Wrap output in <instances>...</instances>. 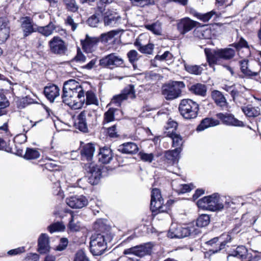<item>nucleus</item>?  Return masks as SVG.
<instances>
[{
	"instance_id": "obj_1",
	"label": "nucleus",
	"mask_w": 261,
	"mask_h": 261,
	"mask_svg": "<svg viewBox=\"0 0 261 261\" xmlns=\"http://www.w3.org/2000/svg\"><path fill=\"white\" fill-rule=\"evenodd\" d=\"M204 54L207 62L210 67L217 64L220 59L229 60L232 59L235 55V50L230 47L220 49H211L205 48Z\"/></svg>"
},
{
	"instance_id": "obj_2",
	"label": "nucleus",
	"mask_w": 261,
	"mask_h": 261,
	"mask_svg": "<svg viewBox=\"0 0 261 261\" xmlns=\"http://www.w3.org/2000/svg\"><path fill=\"white\" fill-rule=\"evenodd\" d=\"M178 110L184 119L191 121L197 117L199 105L192 99H182L179 103Z\"/></svg>"
},
{
	"instance_id": "obj_3",
	"label": "nucleus",
	"mask_w": 261,
	"mask_h": 261,
	"mask_svg": "<svg viewBox=\"0 0 261 261\" xmlns=\"http://www.w3.org/2000/svg\"><path fill=\"white\" fill-rule=\"evenodd\" d=\"M113 238L111 233L106 234H97L91 237L90 241V251L93 255L102 254L107 248L108 242H110Z\"/></svg>"
},
{
	"instance_id": "obj_4",
	"label": "nucleus",
	"mask_w": 261,
	"mask_h": 261,
	"mask_svg": "<svg viewBox=\"0 0 261 261\" xmlns=\"http://www.w3.org/2000/svg\"><path fill=\"white\" fill-rule=\"evenodd\" d=\"M182 81H170L164 84V97L167 100H172L181 96L182 89L185 87Z\"/></svg>"
},
{
	"instance_id": "obj_5",
	"label": "nucleus",
	"mask_w": 261,
	"mask_h": 261,
	"mask_svg": "<svg viewBox=\"0 0 261 261\" xmlns=\"http://www.w3.org/2000/svg\"><path fill=\"white\" fill-rule=\"evenodd\" d=\"M153 246L151 242L144 243L125 249L123 251V254L125 255L133 254L142 257L150 254Z\"/></svg>"
},
{
	"instance_id": "obj_6",
	"label": "nucleus",
	"mask_w": 261,
	"mask_h": 261,
	"mask_svg": "<svg viewBox=\"0 0 261 261\" xmlns=\"http://www.w3.org/2000/svg\"><path fill=\"white\" fill-rule=\"evenodd\" d=\"M78 94L77 91L63 89L62 101L73 109H79L82 107V105L77 101L79 100Z\"/></svg>"
},
{
	"instance_id": "obj_7",
	"label": "nucleus",
	"mask_w": 261,
	"mask_h": 261,
	"mask_svg": "<svg viewBox=\"0 0 261 261\" xmlns=\"http://www.w3.org/2000/svg\"><path fill=\"white\" fill-rule=\"evenodd\" d=\"M163 199H162L161 191L157 188H154L151 192V199L150 202V210L155 215L162 213L163 210Z\"/></svg>"
},
{
	"instance_id": "obj_8",
	"label": "nucleus",
	"mask_w": 261,
	"mask_h": 261,
	"mask_svg": "<svg viewBox=\"0 0 261 261\" xmlns=\"http://www.w3.org/2000/svg\"><path fill=\"white\" fill-rule=\"evenodd\" d=\"M136 97L134 86H127L120 94L115 95L112 99L111 103H115L117 106H120L121 102L128 99H134Z\"/></svg>"
},
{
	"instance_id": "obj_9",
	"label": "nucleus",
	"mask_w": 261,
	"mask_h": 261,
	"mask_svg": "<svg viewBox=\"0 0 261 261\" xmlns=\"http://www.w3.org/2000/svg\"><path fill=\"white\" fill-rule=\"evenodd\" d=\"M123 60L115 53L110 54L99 60V65L105 67L113 68L123 64Z\"/></svg>"
},
{
	"instance_id": "obj_10",
	"label": "nucleus",
	"mask_w": 261,
	"mask_h": 261,
	"mask_svg": "<svg viewBox=\"0 0 261 261\" xmlns=\"http://www.w3.org/2000/svg\"><path fill=\"white\" fill-rule=\"evenodd\" d=\"M182 150L181 147L174 148L164 151V167L175 166L178 164L180 153Z\"/></svg>"
},
{
	"instance_id": "obj_11",
	"label": "nucleus",
	"mask_w": 261,
	"mask_h": 261,
	"mask_svg": "<svg viewBox=\"0 0 261 261\" xmlns=\"http://www.w3.org/2000/svg\"><path fill=\"white\" fill-rule=\"evenodd\" d=\"M216 117L221 121L222 123L227 126H233L243 127L244 123L235 118L231 113H219L216 114Z\"/></svg>"
},
{
	"instance_id": "obj_12",
	"label": "nucleus",
	"mask_w": 261,
	"mask_h": 261,
	"mask_svg": "<svg viewBox=\"0 0 261 261\" xmlns=\"http://www.w3.org/2000/svg\"><path fill=\"white\" fill-rule=\"evenodd\" d=\"M48 45L50 51L55 54L62 55L67 50L65 42L59 37H54L49 41Z\"/></svg>"
},
{
	"instance_id": "obj_13",
	"label": "nucleus",
	"mask_w": 261,
	"mask_h": 261,
	"mask_svg": "<svg viewBox=\"0 0 261 261\" xmlns=\"http://www.w3.org/2000/svg\"><path fill=\"white\" fill-rule=\"evenodd\" d=\"M93 120L92 113L83 111L77 117L78 122L76 123V127L82 132H87L88 130L87 123L92 122Z\"/></svg>"
},
{
	"instance_id": "obj_14",
	"label": "nucleus",
	"mask_w": 261,
	"mask_h": 261,
	"mask_svg": "<svg viewBox=\"0 0 261 261\" xmlns=\"http://www.w3.org/2000/svg\"><path fill=\"white\" fill-rule=\"evenodd\" d=\"M177 29L181 35H185L196 26L197 21L186 17L177 20Z\"/></svg>"
},
{
	"instance_id": "obj_15",
	"label": "nucleus",
	"mask_w": 261,
	"mask_h": 261,
	"mask_svg": "<svg viewBox=\"0 0 261 261\" xmlns=\"http://www.w3.org/2000/svg\"><path fill=\"white\" fill-rule=\"evenodd\" d=\"M63 89L79 92V99L82 102L85 101V91L80 84L74 80H69L64 84Z\"/></svg>"
},
{
	"instance_id": "obj_16",
	"label": "nucleus",
	"mask_w": 261,
	"mask_h": 261,
	"mask_svg": "<svg viewBox=\"0 0 261 261\" xmlns=\"http://www.w3.org/2000/svg\"><path fill=\"white\" fill-rule=\"evenodd\" d=\"M67 204L72 208H82L88 204V200L83 195L72 196L66 199Z\"/></svg>"
},
{
	"instance_id": "obj_17",
	"label": "nucleus",
	"mask_w": 261,
	"mask_h": 261,
	"mask_svg": "<svg viewBox=\"0 0 261 261\" xmlns=\"http://www.w3.org/2000/svg\"><path fill=\"white\" fill-rule=\"evenodd\" d=\"M86 170L89 173L88 182L91 185H96L101 177V171L94 164L91 163L88 165Z\"/></svg>"
},
{
	"instance_id": "obj_18",
	"label": "nucleus",
	"mask_w": 261,
	"mask_h": 261,
	"mask_svg": "<svg viewBox=\"0 0 261 261\" xmlns=\"http://www.w3.org/2000/svg\"><path fill=\"white\" fill-rule=\"evenodd\" d=\"M21 28L23 33V37H26L32 33L37 32V28L34 27V23L30 17H24L20 19Z\"/></svg>"
},
{
	"instance_id": "obj_19",
	"label": "nucleus",
	"mask_w": 261,
	"mask_h": 261,
	"mask_svg": "<svg viewBox=\"0 0 261 261\" xmlns=\"http://www.w3.org/2000/svg\"><path fill=\"white\" fill-rule=\"evenodd\" d=\"M103 15V22L105 26L117 27L120 23L121 17L110 11H107L102 14Z\"/></svg>"
},
{
	"instance_id": "obj_20",
	"label": "nucleus",
	"mask_w": 261,
	"mask_h": 261,
	"mask_svg": "<svg viewBox=\"0 0 261 261\" xmlns=\"http://www.w3.org/2000/svg\"><path fill=\"white\" fill-rule=\"evenodd\" d=\"M220 195L218 193H214L209 195V204L208 210L212 212H217L222 210L224 205L220 202Z\"/></svg>"
},
{
	"instance_id": "obj_21",
	"label": "nucleus",
	"mask_w": 261,
	"mask_h": 261,
	"mask_svg": "<svg viewBox=\"0 0 261 261\" xmlns=\"http://www.w3.org/2000/svg\"><path fill=\"white\" fill-rule=\"evenodd\" d=\"M54 31L60 33L62 34V33H65V31L63 29H60L58 27L56 26L54 23L50 21L47 25L44 27H38L37 28V32L42 34L43 36L45 37H48L51 35Z\"/></svg>"
},
{
	"instance_id": "obj_22",
	"label": "nucleus",
	"mask_w": 261,
	"mask_h": 261,
	"mask_svg": "<svg viewBox=\"0 0 261 261\" xmlns=\"http://www.w3.org/2000/svg\"><path fill=\"white\" fill-rule=\"evenodd\" d=\"M99 39L96 37H91L86 35V38L82 41L84 50L87 53H91L97 47Z\"/></svg>"
},
{
	"instance_id": "obj_23",
	"label": "nucleus",
	"mask_w": 261,
	"mask_h": 261,
	"mask_svg": "<svg viewBox=\"0 0 261 261\" xmlns=\"http://www.w3.org/2000/svg\"><path fill=\"white\" fill-rule=\"evenodd\" d=\"M10 28L6 17H0V43L5 42L9 38Z\"/></svg>"
},
{
	"instance_id": "obj_24",
	"label": "nucleus",
	"mask_w": 261,
	"mask_h": 261,
	"mask_svg": "<svg viewBox=\"0 0 261 261\" xmlns=\"http://www.w3.org/2000/svg\"><path fill=\"white\" fill-rule=\"evenodd\" d=\"M220 124L218 120L215 119L212 117H206L202 119L200 123L197 125L196 130L200 132L210 127L215 126Z\"/></svg>"
},
{
	"instance_id": "obj_25",
	"label": "nucleus",
	"mask_w": 261,
	"mask_h": 261,
	"mask_svg": "<svg viewBox=\"0 0 261 261\" xmlns=\"http://www.w3.org/2000/svg\"><path fill=\"white\" fill-rule=\"evenodd\" d=\"M143 37V35H140L138 38L135 42L134 45L137 47L138 49L141 53L145 54H152L154 45L152 43H148L146 45H145L142 43L141 41Z\"/></svg>"
},
{
	"instance_id": "obj_26",
	"label": "nucleus",
	"mask_w": 261,
	"mask_h": 261,
	"mask_svg": "<svg viewBox=\"0 0 261 261\" xmlns=\"http://www.w3.org/2000/svg\"><path fill=\"white\" fill-rule=\"evenodd\" d=\"M38 252L41 254H45L49 252L50 246L49 245V238L46 233H42L38 240Z\"/></svg>"
},
{
	"instance_id": "obj_27",
	"label": "nucleus",
	"mask_w": 261,
	"mask_h": 261,
	"mask_svg": "<svg viewBox=\"0 0 261 261\" xmlns=\"http://www.w3.org/2000/svg\"><path fill=\"white\" fill-rule=\"evenodd\" d=\"M189 91L193 94L204 97L206 95L207 88L205 85L196 83L188 86Z\"/></svg>"
},
{
	"instance_id": "obj_28",
	"label": "nucleus",
	"mask_w": 261,
	"mask_h": 261,
	"mask_svg": "<svg viewBox=\"0 0 261 261\" xmlns=\"http://www.w3.org/2000/svg\"><path fill=\"white\" fill-rule=\"evenodd\" d=\"M95 150L94 144L88 143L85 145L81 151V156L83 160L90 161L93 156L94 152Z\"/></svg>"
},
{
	"instance_id": "obj_29",
	"label": "nucleus",
	"mask_w": 261,
	"mask_h": 261,
	"mask_svg": "<svg viewBox=\"0 0 261 261\" xmlns=\"http://www.w3.org/2000/svg\"><path fill=\"white\" fill-rule=\"evenodd\" d=\"M44 93L47 99L53 102L57 97L59 96L60 89L55 85H50L45 87Z\"/></svg>"
},
{
	"instance_id": "obj_30",
	"label": "nucleus",
	"mask_w": 261,
	"mask_h": 261,
	"mask_svg": "<svg viewBox=\"0 0 261 261\" xmlns=\"http://www.w3.org/2000/svg\"><path fill=\"white\" fill-rule=\"evenodd\" d=\"M164 137L170 138L172 140V146L177 148L181 147L182 145V138L181 135L174 132H164Z\"/></svg>"
},
{
	"instance_id": "obj_31",
	"label": "nucleus",
	"mask_w": 261,
	"mask_h": 261,
	"mask_svg": "<svg viewBox=\"0 0 261 261\" xmlns=\"http://www.w3.org/2000/svg\"><path fill=\"white\" fill-rule=\"evenodd\" d=\"M113 159V153L111 149L108 147L100 149L98 153L99 161L103 164H108Z\"/></svg>"
},
{
	"instance_id": "obj_32",
	"label": "nucleus",
	"mask_w": 261,
	"mask_h": 261,
	"mask_svg": "<svg viewBox=\"0 0 261 261\" xmlns=\"http://www.w3.org/2000/svg\"><path fill=\"white\" fill-rule=\"evenodd\" d=\"M137 145L134 142L124 143L119 146L118 150L125 154H134L138 151Z\"/></svg>"
},
{
	"instance_id": "obj_33",
	"label": "nucleus",
	"mask_w": 261,
	"mask_h": 261,
	"mask_svg": "<svg viewBox=\"0 0 261 261\" xmlns=\"http://www.w3.org/2000/svg\"><path fill=\"white\" fill-rule=\"evenodd\" d=\"M248 62L249 61L247 59H243L239 61L241 71L246 77L249 78L257 76L258 72L252 71L248 68Z\"/></svg>"
},
{
	"instance_id": "obj_34",
	"label": "nucleus",
	"mask_w": 261,
	"mask_h": 261,
	"mask_svg": "<svg viewBox=\"0 0 261 261\" xmlns=\"http://www.w3.org/2000/svg\"><path fill=\"white\" fill-rule=\"evenodd\" d=\"M212 97L218 106L222 109L226 107L227 102L225 97L221 92L217 90L214 91L212 93Z\"/></svg>"
},
{
	"instance_id": "obj_35",
	"label": "nucleus",
	"mask_w": 261,
	"mask_h": 261,
	"mask_svg": "<svg viewBox=\"0 0 261 261\" xmlns=\"http://www.w3.org/2000/svg\"><path fill=\"white\" fill-rule=\"evenodd\" d=\"M207 64H202L200 65H185V70L190 74L196 75H201L203 71V68H206Z\"/></svg>"
},
{
	"instance_id": "obj_36",
	"label": "nucleus",
	"mask_w": 261,
	"mask_h": 261,
	"mask_svg": "<svg viewBox=\"0 0 261 261\" xmlns=\"http://www.w3.org/2000/svg\"><path fill=\"white\" fill-rule=\"evenodd\" d=\"M176 237L177 239L189 237L191 234L194 228L190 227H183L180 226L175 227Z\"/></svg>"
},
{
	"instance_id": "obj_37",
	"label": "nucleus",
	"mask_w": 261,
	"mask_h": 261,
	"mask_svg": "<svg viewBox=\"0 0 261 261\" xmlns=\"http://www.w3.org/2000/svg\"><path fill=\"white\" fill-rule=\"evenodd\" d=\"M79 217L76 215H71V219L68 224V228L72 231H79L81 228V224L79 221Z\"/></svg>"
},
{
	"instance_id": "obj_38",
	"label": "nucleus",
	"mask_w": 261,
	"mask_h": 261,
	"mask_svg": "<svg viewBox=\"0 0 261 261\" xmlns=\"http://www.w3.org/2000/svg\"><path fill=\"white\" fill-rule=\"evenodd\" d=\"M247 252L248 250L244 246H239L231 255L240 259H244L247 257Z\"/></svg>"
},
{
	"instance_id": "obj_39",
	"label": "nucleus",
	"mask_w": 261,
	"mask_h": 261,
	"mask_svg": "<svg viewBox=\"0 0 261 261\" xmlns=\"http://www.w3.org/2000/svg\"><path fill=\"white\" fill-rule=\"evenodd\" d=\"M119 32L120 31L117 30H112L107 33L101 34L100 36V40L101 42L107 43L109 41L112 40L115 36L118 35Z\"/></svg>"
},
{
	"instance_id": "obj_40",
	"label": "nucleus",
	"mask_w": 261,
	"mask_h": 261,
	"mask_svg": "<svg viewBox=\"0 0 261 261\" xmlns=\"http://www.w3.org/2000/svg\"><path fill=\"white\" fill-rule=\"evenodd\" d=\"M146 28L152 32L154 34L161 35L162 33V23L156 21L151 25H146Z\"/></svg>"
},
{
	"instance_id": "obj_41",
	"label": "nucleus",
	"mask_w": 261,
	"mask_h": 261,
	"mask_svg": "<svg viewBox=\"0 0 261 261\" xmlns=\"http://www.w3.org/2000/svg\"><path fill=\"white\" fill-rule=\"evenodd\" d=\"M86 98H85V101L82 102L79 100V103H81L82 106L85 102L87 105L91 104H95L97 102V99L95 94L92 91H88L86 93Z\"/></svg>"
},
{
	"instance_id": "obj_42",
	"label": "nucleus",
	"mask_w": 261,
	"mask_h": 261,
	"mask_svg": "<svg viewBox=\"0 0 261 261\" xmlns=\"http://www.w3.org/2000/svg\"><path fill=\"white\" fill-rule=\"evenodd\" d=\"M118 110L115 108H110L104 114V119L103 121V125L112 122L114 120V115Z\"/></svg>"
},
{
	"instance_id": "obj_43",
	"label": "nucleus",
	"mask_w": 261,
	"mask_h": 261,
	"mask_svg": "<svg viewBox=\"0 0 261 261\" xmlns=\"http://www.w3.org/2000/svg\"><path fill=\"white\" fill-rule=\"evenodd\" d=\"M210 222V217L207 214L200 215L196 220V225L199 227H203L207 226Z\"/></svg>"
},
{
	"instance_id": "obj_44",
	"label": "nucleus",
	"mask_w": 261,
	"mask_h": 261,
	"mask_svg": "<svg viewBox=\"0 0 261 261\" xmlns=\"http://www.w3.org/2000/svg\"><path fill=\"white\" fill-rule=\"evenodd\" d=\"M242 111L245 115L248 117H256L259 114V112L255 110L251 106H248L246 107H242L241 108Z\"/></svg>"
},
{
	"instance_id": "obj_45",
	"label": "nucleus",
	"mask_w": 261,
	"mask_h": 261,
	"mask_svg": "<svg viewBox=\"0 0 261 261\" xmlns=\"http://www.w3.org/2000/svg\"><path fill=\"white\" fill-rule=\"evenodd\" d=\"M66 9L70 12H75L79 9V6L75 0H63Z\"/></svg>"
},
{
	"instance_id": "obj_46",
	"label": "nucleus",
	"mask_w": 261,
	"mask_h": 261,
	"mask_svg": "<svg viewBox=\"0 0 261 261\" xmlns=\"http://www.w3.org/2000/svg\"><path fill=\"white\" fill-rule=\"evenodd\" d=\"M178 127V123L173 119L170 118L166 122V126H164L166 129L165 132H174L176 133Z\"/></svg>"
},
{
	"instance_id": "obj_47",
	"label": "nucleus",
	"mask_w": 261,
	"mask_h": 261,
	"mask_svg": "<svg viewBox=\"0 0 261 261\" xmlns=\"http://www.w3.org/2000/svg\"><path fill=\"white\" fill-rule=\"evenodd\" d=\"M65 229V225L62 222H56L50 225L48 227V230L50 233H53L56 231H62Z\"/></svg>"
},
{
	"instance_id": "obj_48",
	"label": "nucleus",
	"mask_w": 261,
	"mask_h": 261,
	"mask_svg": "<svg viewBox=\"0 0 261 261\" xmlns=\"http://www.w3.org/2000/svg\"><path fill=\"white\" fill-rule=\"evenodd\" d=\"M39 156L40 153L39 151L35 149L28 148L24 154V158L27 160L36 159Z\"/></svg>"
},
{
	"instance_id": "obj_49",
	"label": "nucleus",
	"mask_w": 261,
	"mask_h": 261,
	"mask_svg": "<svg viewBox=\"0 0 261 261\" xmlns=\"http://www.w3.org/2000/svg\"><path fill=\"white\" fill-rule=\"evenodd\" d=\"M215 14H216L215 11L213 10L204 14L196 12L194 15L200 20L203 22H207Z\"/></svg>"
},
{
	"instance_id": "obj_50",
	"label": "nucleus",
	"mask_w": 261,
	"mask_h": 261,
	"mask_svg": "<svg viewBox=\"0 0 261 261\" xmlns=\"http://www.w3.org/2000/svg\"><path fill=\"white\" fill-rule=\"evenodd\" d=\"M209 204V195L205 196L197 200L196 202L197 206L203 210H208V205Z\"/></svg>"
},
{
	"instance_id": "obj_51",
	"label": "nucleus",
	"mask_w": 261,
	"mask_h": 261,
	"mask_svg": "<svg viewBox=\"0 0 261 261\" xmlns=\"http://www.w3.org/2000/svg\"><path fill=\"white\" fill-rule=\"evenodd\" d=\"M132 3L137 6L141 7H145L146 6L152 5L154 4L153 0H130Z\"/></svg>"
},
{
	"instance_id": "obj_52",
	"label": "nucleus",
	"mask_w": 261,
	"mask_h": 261,
	"mask_svg": "<svg viewBox=\"0 0 261 261\" xmlns=\"http://www.w3.org/2000/svg\"><path fill=\"white\" fill-rule=\"evenodd\" d=\"M172 188L178 194H184L187 192H189L192 190V188L188 184H181L179 185V188L174 189L173 188V185L172 184Z\"/></svg>"
},
{
	"instance_id": "obj_53",
	"label": "nucleus",
	"mask_w": 261,
	"mask_h": 261,
	"mask_svg": "<svg viewBox=\"0 0 261 261\" xmlns=\"http://www.w3.org/2000/svg\"><path fill=\"white\" fill-rule=\"evenodd\" d=\"M99 13L96 12V14L93 15L87 20V23L88 24L92 27H97V24L99 21V18L98 17V15H99Z\"/></svg>"
},
{
	"instance_id": "obj_54",
	"label": "nucleus",
	"mask_w": 261,
	"mask_h": 261,
	"mask_svg": "<svg viewBox=\"0 0 261 261\" xmlns=\"http://www.w3.org/2000/svg\"><path fill=\"white\" fill-rule=\"evenodd\" d=\"M117 126L115 124L107 129V134L111 138H117L119 136Z\"/></svg>"
},
{
	"instance_id": "obj_55",
	"label": "nucleus",
	"mask_w": 261,
	"mask_h": 261,
	"mask_svg": "<svg viewBox=\"0 0 261 261\" xmlns=\"http://www.w3.org/2000/svg\"><path fill=\"white\" fill-rule=\"evenodd\" d=\"M127 55L129 59V61L132 63L138 60L139 58V54L135 50H130L127 53Z\"/></svg>"
},
{
	"instance_id": "obj_56",
	"label": "nucleus",
	"mask_w": 261,
	"mask_h": 261,
	"mask_svg": "<svg viewBox=\"0 0 261 261\" xmlns=\"http://www.w3.org/2000/svg\"><path fill=\"white\" fill-rule=\"evenodd\" d=\"M65 23L69 25L73 31H74L78 26V23L74 21L71 16H68L65 19Z\"/></svg>"
},
{
	"instance_id": "obj_57",
	"label": "nucleus",
	"mask_w": 261,
	"mask_h": 261,
	"mask_svg": "<svg viewBox=\"0 0 261 261\" xmlns=\"http://www.w3.org/2000/svg\"><path fill=\"white\" fill-rule=\"evenodd\" d=\"M74 261H89V260L84 252L82 250H80L76 253Z\"/></svg>"
},
{
	"instance_id": "obj_58",
	"label": "nucleus",
	"mask_w": 261,
	"mask_h": 261,
	"mask_svg": "<svg viewBox=\"0 0 261 261\" xmlns=\"http://www.w3.org/2000/svg\"><path fill=\"white\" fill-rule=\"evenodd\" d=\"M140 158L145 162H151L153 159L152 153H146L144 152H140Z\"/></svg>"
},
{
	"instance_id": "obj_59",
	"label": "nucleus",
	"mask_w": 261,
	"mask_h": 261,
	"mask_svg": "<svg viewBox=\"0 0 261 261\" xmlns=\"http://www.w3.org/2000/svg\"><path fill=\"white\" fill-rule=\"evenodd\" d=\"M174 61V58L171 53L169 51H164V62L167 64L170 65Z\"/></svg>"
},
{
	"instance_id": "obj_60",
	"label": "nucleus",
	"mask_w": 261,
	"mask_h": 261,
	"mask_svg": "<svg viewBox=\"0 0 261 261\" xmlns=\"http://www.w3.org/2000/svg\"><path fill=\"white\" fill-rule=\"evenodd\" d=\"M9 106V101L6 96L0 93V109H4Z\"/></svg>"
},
{
	"instance_id": "obj_61",
	"label": "nucleus",
	"mask_w": 261,
	"mask_h": 261,
	"mask_svg": "<svg viewBox=\"0 0 261 261\" xmlns=\"http://www.w3.org/2000/svg\"><path fill=\"white\" fill-rule=\"evenodd\" d=\"M68 243V240L66 238H62L60 240L59 244L57 247V249L59 251L64 250Z\"/></svg>"
},
{
	"instance_id": "obj_62",
	"label": "nucleus",
	"mask_w": 261,
	"mask_h": 261,
	"mask_svg": "<svg viewBox=\"0 0 261 261\" xmlns=\"http://www.w3.org/2000/svg\"><path fill=\"white\" fill-rule=\"evenodd\" d=\"M86 61V57L81 53L78 51L73 61L78 63H84Z\"/></svg>"
},
{
	"instance_id": "obj_63",
	"label": "nucleus",
	"mask_w": 261,
	"mask_h": 261,
	"mask_svg": "<svg viewBox=\"0 0 261 261\" xmlns=\"http://www.w3.org/2000/svg\"><path fill=\"white\" fill-rule=\"evenodd\" d=\"M24 248L22 247L10 250L8 252V254L10 255H15L24 252Z\"/></svg>"
},
{
	"instance_id": "obj_64",
	"label": "nucleus",
	"mask_w": 261,
	"mask_h": 261,
	"mask_svg": "<svg viewBox=\"0 0 261 261\" xmlns=\"http://www.w3.org/2000/svg\"><path fill=\"white\" fill-rule=\"evenodd\" d=\"M39 255L36 253H30L25 257L26 261H38L39 260Z\"/></svg>"
}]
</instances>
